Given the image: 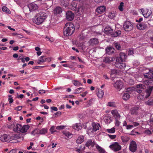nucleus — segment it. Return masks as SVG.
Masks as SVG:
<instances>
[{"label": "nucleus", "instance_id": "1", "mask_svg": "<svg viewBox=\"0 0 153 153\" xmlns=\"http://www.w3.org/2000/svg\"><path fill=\"white\" fill-rule=\"evenodd\" d=\"M75 30L74 26L72 23H67L64 29V34L66 36L71 35Z\"/></svg>", "mask_w": 153, "mask_h": 153}, {"label": "nucleus", "instance_id": "2", "mask_svg": "<svg viewBox=\"0 0 153 153\" xmlns=\"http://www.w3.org/2000/svg\"><path fill=\"white\" fill-rule=\"evenodd\" d=\"M47 15L45 13L41 12L36 14L33 18L34 22L38 25L41 24L46 19Z\"/></svg>", "mask_w": 153, "mask_h": 153}, {"label": "nucleus", "instance_id": "3", "mask_svg": "<svg viewBox=\"0 0 153 153\" xmlns=\"http://www.w3.org/2000/svg\"><path fill=\"white\" fill-rule=\"evenodd\" d=\"M71 9L72 10L75 11L77 13H80L82 12V8L81 7H77V3L75 1L72 2L71 4Z\"/></svg>", "mask_w": 153, "mask_h": 153}, {"label": "nucleus", "instance_id": "4", "mask_svg": "<svg viewBox=\"0 0 153 153\" xmlns=\"http://www.w3.org/2000/svg\"><path fill=\"white\" fill-rule=\"evenodd\" d=\"M123 27L126 31H130L133 29V25L131 22L128 21H125L123 25Z\"/></svg>", "mask_w": 153, "mask_h": 153}, {"label": "nucleus", "instance_id": "5", "mask_svg": "<svg viewBox=\"0 0 153 153\" xmlns=\"http://www.w3.org/2000/svg\"><path fill=\"white\" fill-rule=\"evenodd\" d=\"M109 147L114 152L119 151L121 149V147L119 143L117 142H114L110 145Z\"/></svg>", "mask_w": 153, "mask_h": 153}, {"label": "nucleus", "instance_id": "6", "mask_svg": "<svg viewBox=\"0 0 153 153\" xmlns=\"http://www.w3.org/2000/svg\"><path fill=\"white\" fill-rule=\"evenodd\" d=\"M127 57L126 54L123 52H120V57H117L116 59V62H123L125 61Z\"/></svg>", "mask_w": 153, "mask_h": 153}, {"label": "nucleus", "instance_id": "7", "mask_svg": "<svg viewBox=\"0 0 153 153\" xmlns=\"http://www.w3.org/2000/svg\"><path fill=\"white\" fill-rule=\"evenodd\" d=\"M74 14L71 11H68L66 13L67 19L69 21H72L74 18Z\"/></svg>", "mask_w": 153, "mask_h": 153}, {"label": "nucleus", "instance_id": "8", "mask_svg": "<svg viewBox=\"0 0 153 153\" xmlns=\"http://www.w3.org/2000/svg\"><path fill=\"white\" fill-rule=\"evenodd\" d=\"M129 149L132 152H135L137 149L136 143L133 140H132L130 143Z\"/></svg>", "mask_w": 153, "mask_h": 153}, {"label": "nucleus", "instance_id": "9", "mask_svg": "<svg viewBox=\"0 0 153 153\" xmlns=\"http://www.w3.org/2000/svg\"><path fill=\"white\" fill-rule=\"evenodd\" d=\"M141 10L142 12L143 16L145 18H148L149 17L152 13L151 10H149L147 9L144 10L141 9Z\"/></svg>", "mask_w": 153, "mask_h": 153}, {"label": "nucleus", "instance_id": "10", "mask_svg": "<svg viewBox=\"0 0 153 153\" xmlns=\"http://www.w3.org/2000/svg\"><path fill=\"white\" fill-rule=\"evenodd\" d=\"M106 10V7L104 6H101L97 7L96 9V12L98 13H103Z\"/></svg>", "mask_w": 153, "mask_h": 153}, {"label": "nucleus", "instance_id": "11", "mask_svg": "<svg viewBox=\"0 0 153 153\" xmlns=\"http://www.w3.org/2000/svg\"><path fill=\"white\" fill-rule=\"evenodd\" d=\"M147 27V25L144 22L139 23L137 25V29L140 30H144Z\"/></svg>", "mask_w": 153, "mask_h": 153}, {"label": "nucleus", "instance_id": "12", "mask_svg": "<svg viewBox=\"0 0 153 153\" xmlns=\"http://www.w3.org/2000/svg\"><path fill=\"white\" fill-rule=\"evenodd\" d=\"M123 83L120 80H118L114 84V86L116 88L119 90L121 89L123 87Z\"/></svg>", "mask_w": 153, "mask_h": 153}, {"label": "nucleus", "instance_id": "13", "mask_svg": "<svg viewBox=\"0 0 153 153\" xmlns=\"http://www.w3.org/2000/svg\"><path fill=\"white\" fill-rule=\"evenodd\" d=\"M28 7L30 11H33L38 9V5L34 3H32L29 4Z\"/></svg>", "mask_w": 153, "mask_h": 153}, {"label": "nucleus", "instance_id": "14", "mask_svg": "<svg viewBox=\"0 0 153 153\" xmlns=\"http://www.w3.org/2000/svg\"><path fill=\"white\" fill-rule=\"evenodd\" d=\"M144 76L149 79H153V70H149V72L144 74Z\"/></svg>", "mask_w": 153, "mask_h": 153}, {"label": "nucleus", "instance_id": "15", "mask_svg": "<svg viewBox=\"0 0 153 153\" xmlns=\"http://www.w3.org/2000/svg\"><path fill=\"white\" fill-rule=\"evenodd\" d=\"M20 138H22V140H23V137H22V135L20 134H13V136L10 137V139H11L12 140H16V142H15V143H16L17 142H18L16 140Z\"/></svg>", "mask_w": 153, "mask_h": 153}, {"label": "nucleus", "instance_id": "16", "mask_svg": "<svg viewBox=\"0 0 153 153\" xmlns=\"http://www.w3.org/2000/svg\"><path fill=\"white\" fill-rule=\"evenodd\" d=\"M153 90V86H149L148 88V89L145 91L146 94L144 97L145 98H147L149 97L152 92V91Z\"/></svg>", "mask_w": 153, "mask_h": 153}, {"label": "nucleus", "instance_id": "17", "mask_svg": "<svg viewBox=\"0 0 153 153\" xmlns=\"http://www.w3.org/2000/svg\"><path fill=\"white\" fill-rule=\"evenodd\" d=\"M117 63H115V66L117 68L123 69L126 67V64L124 63H122L123 62H117Z\"/></svg>", "mask_w": 153, "mask_h": 153}, {"label": "nucleus", "instance_id": "18", "mask_svg": "<svg viewBox=\"0 0 153 153\" xmlns=\"http://www.w3.org/2000/svg\"><path fill=\"white\" fill-rule=\"evenodd\" d=\"M114 49L111 47H108L105 49L106 52L108 55H111L114 53Z\"/></svg>", "mask_w": 153, "mask_h": 153}, {"label": "nucleus", "instance_id": "19", "mask_svg": "<svg viewBox=\"0 0 153 153\" xmlns=\"http://www.w3.org/2000/svg\"><path fill=\"white\" fill-rule=\"evenodd\" d=\"M112 114L115 117L116 119H119L120 117V116L117 110H113L111 111Z\"/></svg>", "mask_w": 153, "mask_h": 153}, {"label": "nucleus", "instance_id": "20", "mask_svg": "<svg viewBox=\"0 0 153 153\" xmlns=\"http://www.w3.org/2000/svg\"><path fill=\"white\" fill-rule=\"evenodd\" d=\"M10 139V136L7 134H4L1 136L0 140L2 142L7 141Z\"/></svg>", "mask_w": 153, "mask_h": 153}, {"label": "nucleus", "instance_id": "21", "mask_svg": "<svg viewBox=\"0 0 153 153\" xmlns=\"http://www.w3.org/2000/svg\"><path fill=\"white\" fill-rule=\"evenodd\" d=\"M104 32L108 35H110L113 32V30L111 28V27L109 26H107L105 27L104 30Z\"/></svg>", "mask_w": 153, "mask_h": 153}, {"label": "nucleus", "instance_id": "22", "mask_svg": "<svg viewBox=\"0 0 153 153\" xmlns=\"http://www.w3.org/2000/svg\"><path fill=\"white\" fill-rule=\"evenodd\" d=\"M88 42L90 45L93 46L98 44L99 43V41L98 39L94 38L91 39Z\"/></svg>", "mask_w": 153, "mask_h": 153}, {"label": "nucleus", "instance_id": "23", "mask_svg": "<svg viewBox=\"0 0 153 153\" xmlns=\"http://www.w3.org/2000/svg\"><path fill=\"white\" fill-rule=\"evenodd\" d=\"M114 58L111 57H107L104 59V62L106 63H109L114 60Z\"/></svg>", "mask_w": 153, "mask_h": 153}, {"label": "nucleus", "instance_id": "24", "mask_svg": "<svg viewBox=\"0 0 153 153\" xmlns=\"http://www.w3.org/2000/svg\"><path fill=\"white\" fill-rule=\"evenodd\" d=\"M30 126L28 125H25L22 126L20 131L22 133H25L27 131V130L29 128Z\"/></svg>", "mask_w": 153, "mask_h": 153}, {"label": "nucleus", "instance_id": "25", "mask_svg": "<svg viewBox=\"0 0 153 153\" xmlns=\"http://www.w3.org/2000/svg\"><path fill=\"white\" fill-rule=\"evenodd\" d=\"M95 145V143L94 141H92L91 140H88L85 143V146L87 147H89L90 146H91L93 147Z\"/></svg>", "mask_w": 153, "mask_h": 153}, {"label": "nucleus", "instance_id": "26", "mask_svg": "<svg viewBox=\"0 0 153 153\" xmlns=\"http://www.w3.org/2000/svg\"><path fill=\"white\" fill-rule=\"evenodd\" d=\"M70 0H60L61 5L65 7H66L69 5Z\"/></svg>", "mask_w": 153, "mask_h": 153}, {"label": "nucleus", "instance_id": "27", "mask_svg": "<svg viewBox=\"0 0 153 153\" xmlns=\"http://www.w3.org/2000/svg\"><path fill=\"white\" fill-rule=\"evenodd\" d=\"M62 10L60 7H57L54 10V14H59L62 12Z\"/></svg>", "mask_w": 153, "mask_h": 153}, {"label": "nucleus", "instance_id": "28", "mask_svg": "<svg viewBox=\"0 0 153 153\" xmlns=\"http://www.w3.org/2000/svg\"><path fill=\"white\" fill-rule=\"evenodd\" d=\"M92 125L93 127V130L94 131H96L99 129V124H96L95 123H92Z\"/></svg>", "mask_w": 153, "mask_h": 153}, {"label": "nucleus", "instance_id": "29", "mask_svg": "<svg viewBox=\"0 0 153 153\" xmlns=\"http://www.w3.org/2000/svg\"><path fill=\"white\" fill-rule=\"evenodd\" d=\"M121 34V31L120 30L115 31L114 33L111 34V36L113 37H117L119 36Z\"/></svg>", "mask_w": 153, "mask_h": 153}, {"label": "nucleus", "instance_id": "30", "mask_svg": "<svg viewBox=\"0 0 153 153\" xmlns=\"http://www.w3.org/2000/svg\"><path fill=\"white\" fill-rule=\"evenodd\" d=\"M98 92L97 93V95L99 98H102V97L104 95V92L100 89H98Z\"/></svg>", "mask_w": 153, "mask_h": 153}, {"label": "nucleus", "instance_id": "31", "mask_svg": "<svg viewBox=\"0 0 153 153\" xmlns=\"http://www.w3.org/2000/svg\"><path fill=\"white\" fill-rule=\"evenodd\" d=\"M138 109V108L137 107H134L132 108L130 110L131 114L132 115L137 114Z\"/></svg>", "mask_w": 153, "mask_h": 153}, {"label": "nucleus", "instance_id": "32", "mask_svg": "<svg viewBox=\"0 0 153 153\" xmlns=\"http://www.w3.org/2000/svg\"><path fill=\"white\" fill-rule=\"evenodd\" d=\"M84 141V137L83 136H80L76 140V143L78 144H81Z\"/></svg>", "mask_w": 153, "mask_h": 153}, {"label": "nucleus", "instance_id": "33", "mask_svg": "<svg viewBox=\"0 0 153 153\" xmlns=\"http://www.w3.org/2000/svg\"><path fill=\"white\" fill-rule=\"evenodd\" d=\"M73 127L75 129L78 131L80 130L82 128L81 124L78 123L75 124L73 126Z\"/></svg>", "mask_w": 153, "mask_h": 153}, {"label": "nucleus", "instance_id": "34", "mask_svg": "<svg viewBox=\"0 0 153 153\" xmlns=\"http://www.w3.org/2000/svg\"><path fill=\"white\" fill-rule=\"evenodd\" d=\"M96 147L100 153H104L105 152V150L98 145H96Z\"/></svg>", "mask_w": 153, "mask_h": 153}, {"label": "nucleus", "instance_id": "35", "mask_svg": "<svg viewBox=\"0 0 153 153\" xmlns=\"http://www.w3.org/2000/svg\"><path fill=\"white\" fill-rule=\"evenodd\" d=\"M45 56H42L40 57V59L37 61V63L39 64H40L41 62H45Z\"/></svg>", "mask_w": 153, "mask_h": 153}, {"label": "nucleus", "instance_id": "36", "mask_svg": "<svg viewBox=\"0 0 153 153\" xmlns=\"http://www.w3.org/2000/svg\"><path fill=\"white\" fill-rule=\"evenodd\" d=\"M130 97V95L128 93H125L123 95V99L125 100H127L129 99Z\"/></svg>", "mask_w": 153, "mask_h": 153}, {"label": "nucleus", "instance_id": "37", "mask_svg": "<svg viewBox=\"0 0 153 153\" xmlns=\"http://www.w3.org/2000/svg\"><path fill=\"white\" fill-rule=\"evenodd\" d=\"M115 12L114 11L111 12L109 13L108 15V17L111 19H113L116 16Z\"/></svg>", "mask_w": 153, "mask_h": 153}, {"label": "nucleus", "instance_id": "38", "mask_svg": "<svg viewBox=\"0 0 153 153\" xmlns=\"http://www.w3.org/2000/svg\"><path fill=\"white\" fill-rule=\"evenodd\" d=\"M121 140L123 143H126L129 140V138L126 136H122L121 137Z\"/></svg>", "mask_w": 153, "mask_h": 153}, {"label": "nucleus", "instance_id": "39", "mask_svg": "<svg viewBox=\"0 0 153 153\" xmlns=\"http://www.w3.org/2000/svg\"><path fill=\"white\" fill-rule=\"evenodd\" d=\"M145 104L148 105H153V100L150 99L145 102Z\"/></svg>", "mask_w": 153, "mask_h": 153}, {"label": "nucleus", "instance_id": "40", "mask_svg": "<svg viewBox=\"0 0 153 153\" xmlns=\"http://www.w3.org/2000/svg\"><path fill=\"white\" fill-rule=\"evenodd\" d=\"M113 45L117 50H120L121 48V46L120 44L116 42H114Z\"/></svg>", "mask_w": 153, "mask_h": 153}, {"label": "nucleus", "instance_id": "41", "mask_svg": "<svg viewBox=\"0 0 153 153\" xmlns=\"http://www.w3.org/2000/svg\"><path fill=\"white\" fill-rule=\"evenodd\" d=\"M22 126L21 125L19 124H17L15 128H14V130L16 131H17L19 130L20 131V130L21 129Z\"/></svg>", "mask_w": 153, "mask_h": 153}, {"label": "nucleus", "instance_id": "42", "mask_svg": "<svg viewBox=\"0 0 153 153\" xmlns=\"http://www.w3.org/2000/svg\"><path fill=\"white\" fill-rule=\"evenodd\" d=\"M2 9L3 11L7 13H10V10L6 7L4 6L2 7Z\"/></svg>", "mask_w": 153, "mask_h": 153}, {"label": "nucleus", "instance_id": "43", "mask_svg": "<svg viewBox=\"0 0 153 153\" xmlns=\"http://www.w3.org/2000/svg\"><path fill=\"white\" fill-rule=\"evenodd\" d=\"M40 134H44L46 133L47 132V129L46 128H43L39 130Z\"/></svg>", "mask_w": 153, "mask_h": 153}, {"label": "nucleus", "instance_id": "44", "mask_svg": "<svg viewBox=\"0 0 153 153\" xmlns=\"http://www.w3.org/2000/svg\"><path fill=\"white\" fill-rule=\"evenodd\" d=\"M136 88L145 89L146 88L145 86L142 84H138L136 85Z\"/></svg>", "mask_w": 153, "mask_h": 153}, {"label": "nucleus", "instance_id": "45", "mask_svg": "<svg viewBox=\"0 0 153 153\" xmlns=\"http://www.w3.org/2000/svg\"><path fill=\"white\" fill-rule=\"evenodd\" d=\"M124 6V3L123 2H121L120 4V5L118 7V8L119 10L121 11H122L123 10V7Z\"/></svg>", "mask_w": 153, "mask_h": 153}, {"label": "nucleus", "instance_id": "46", "mask_svg": "<svg viewBox=\"0 0 153 153\" xmlns=\"http://www.w3.org/2000/svg\"><path fill=\"white\" fill-rule=\"evenodd\" d=\"M73 82L74 85L76 86H79L82 85L78 81L74 80Z\"/></svg>", "mask_w": 153, "mask_h": 153}, {"label": "nucleus", "instance_id": "47", "mask_svg": "<svg viewBox=\"0 0 153 153\" xmlns=\"http://www.w3.org/2000/svg\"><path fill=\"white\" fill-rule=\"evenodd\" d=\"M107 131L108 133H113L115 131V128H112L111 129H107Z\"/></svg>", "mask_w": 153, "mask_h": 153}, {"label": "nucleus", "instance_id": "48", "mask_svg": "<svg viewBox=\"0 0 153 153\" xmlns=\"http://www.w3.org/2000/svg\"><path fill=\"white\" fill-rule=\"evenodd\" d=\"M84 91V88H78L76 90V92H75L74 93H79L80 92L83 91Z\"/></svg>", "mask_w": 153, "mask_h": 153}, {"label": "nucleus", "instance_id": "49", "mask_svg": "<svg viewBox=\"0 0 153 153\" xmlns=\"http://www.w3.org/2000/svg\"><path fill=\"white\" fill-rule=\"evenodd\" d=\"M107 105L112 107H114L115 106L114 102H108L107 103Z\"/></svg>", "mask_w": 153, "mask_h": 153}, {"label": "nucleus", "instance_id": "50", "mask_svg": "<svg viewBox=\"0 0 153 153\" xmlns=\"http://www.w3.org/2000/svg\"><path fill=\"white\" fill-rule=\"evenodd\" d=\"M144 132L145 134L149 135H150L152 134L151 131L149 129H146Z\"/></svg>", "mask_w": 153, "mask_h": 153}, {"label": "nucleus", "instance_id": "51", "mask_svg": "<svg viewBox=\"0 0 153 153\" xmlns=\"http://www.w3.org/2000/svg\"><path fill=\"white\" fill-rule=\"evenodd\" d=\"M51 108L52 110L51 111V112H53V110L55 111H57L58 110L57 108L56 107H54V106L51 107Z\"/></svg>", "mask_w": 153, "mask_h": 153}, {"label": "nucleus", "instance_id": "52", "mask_svg": "<svg viewBox=\"0 0 153 153\" xmlns=\"http://www.w3.org/2000/svg\"><path fill=\"white\" fill-rule=\"evenodd\" d=\"M64 127L65 126H58L56 127V129L58 130H60L61 129H63Z\"/></svg>", "mask_w": 153, "mask_h": 153}, {"label": "nucleus", "instance_id": "53", "mask_svg": "<svg viewBox=\"0 0 153 153\" xmlns=\"http://www.w3.org/2000/svg\"><path fill=\"white\" fill-rule=\"evenodd\" d=\"M144 89L142 88H136V91L138 93H141L142 92V91L144 90Z\"/></svg>", "mask_w": 153, "mask_h": 153}, {"label": "nucleus", "instance_id": "54", "mask_svg": "<svg viewBox=\"0 0 153 153\" xmlns=\"http://www.w3.org/2000/svg\"><path fill=\"white\" fill-rule=\"evenodd\" d=\"M117 71L116 70H112L111 71V75L116 74H117Z\"/></svg>", "mask_w": 153, "mask_h": 153}, {"label": "nucleus", "instance_id": "55", "mask_svg": "<svg viewBox=\"0 0 153 153\" xmlns=\"http://www.w3.org/2000/svg\"><path fill=\"white\" fill-rule=\"evenodd\" d=\"M108 136L111 139H114L116 137V135H111L110 134H108Z\"/></svg>", "mask_w": 153, "mask_h": 153}, {"label": "nucleus", "instance_id": "56", "mask_svg": "<svg viewBox=\"0 0 153 153\" xmlns=\"http://www.w3.org/2000/svg\"><path fill=\"white\" fill-rule=\"evenodd\" d=\"M22 106H19L16 107L15 109L18 111H20L22 109Z\"/></svg>", "mask_w": 153, "mask_h": 153}, {"label": "nucleus", "instance_id": "57", "mask_svg": "<svg viewBox=\"0 0 153 153\" xmlns=\"http://www.w3.org/2000/svg\"><path fill=\"white\" fill-rule=\"evenodd\" d=\"M50 130L52 134L53 133L56 131L54 129V127L53 126L51 127L50 129Z\"/></svg>", "mask_w": 153, "mask_h": 153}, {"label": "nucleus", "instance_id": "58", "mask_svg": "<svg viewBox=\"0 0 153 153\" xmlns=\"http://www.w3.org/2000/svg\"><path fill=\"white\" fill-rule=\"evenodd\" d=\"M133 128V125H128L126 127V129H130Z\"/></svg>", "mask_w": 153, "mask_h": 153}, {"label": "nucleus", "instance_id": "59", "mask_svg": "<svg viewBox=\"0 0 153 153\" xmlns=\"http://www.w3.org/2000/svg\"><path fill=\"white\" fill-rule=\"evenodd\" d=\"M16 151L17 150L16 149H13L10 150V151L9 152V153H16Z\"/></svg>", "mask_w": 153, "mask_h": 153}, {"label": "nucleus", "instance_id": "60", "mask_svg": "<svg viewBox=\"0 0 153 153\" xmlns=\"http://www.w3.org/2000/svg\"><path fill=\"white\" fill-rule=\"evenodd\" d=\"M143 83L147 85L149 84V83H150V82L149 80H146L144 81L143 82Z\"/></svg>", "mask_w": 153, "mask_h": 153}, {"label": "nucleus", "instance_id": "61", "mask_svg": "<svg viewBox=\"0 0 153 153\" xmlns=\"http://www.w3.org/2000/svg\"><path fill=\"white\" fill-rule=\"evenodd\" d=\"M8 100L9 101V103L10 104L12 103L13 101V100L12 97L9 98L8 99Z\"/></svg>", "mask_w": 153, "mask_h": 153}, {"label": "nucleus", "instance_id": "62", "mask_svg": "<svg viewBox=\"0 0 153 153\" xmlns=\"http://www.w3.org/2000/svg\"><path fill=\"white\" fill-rule=\"evenodd\" d=\"M34 130L35 131V133L36 134H40V131L39 129L38 128H36L34 129Z\"/></svg>", "mask_w": 153, "mask_h": 153}, {"label": "nucleus", "instance_id": "63", "mask_svg": "<svg viewBox=\"0 0 153 153\" xmlns=\"http://www.w3.org/2000/svg\"><path fill=\"white\" fill-rule=\"evenodd\" d=\"M39 93L40 94H42L45 92V91L44 90H41L39 91Z\"/></svg>", "mask_w": 153, "mask_h": 153}, {"label": "nucleus", "instance_id": "64", "mask_svg": "<svg viewBox=\"0 0 153 153\" xmlns=\"http://www.w3.org/2000/svg\"><path fill=\"white\" fill-rule=\"evenodd\" d=\"M45 61H47L48 62H50L51 60V57L45 58Z\"/></svg>", "mask_w": 153, "mask_h": 153}]
</instances>
